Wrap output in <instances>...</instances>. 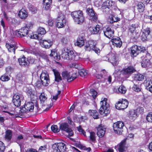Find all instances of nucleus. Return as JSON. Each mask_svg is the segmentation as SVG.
Wrapping results in <instances>:
<instances>
[{"label": "nucleus", "instance_id": "1", "mask_svg": "<svg viewBox=\"0 0 152 152\" xmlns=\"http://www.w3.org/2000/svg\"><path fill=\"white\" fill-rule=\"evenodd\" d=\"M71 15L74 21L78 24H81L84 22L85 17L82 11L78 10L72 12Z\"/></svg>", "mask_w": 152, "mask_h": 152}, {"label": "nucleus", "instance_id": "2", "mask_svg": "<svg viewBox=\"0 0 152 152\" xmlns=\"http://www.w3.org/2000/svg\"><path fill=\"white\" fill-rule=\"evenodd\" d=\"M61 56L62 58L67 60L76 61L77 56L73 51L69 50L67 48H64L62 50Z\"/></svg>", "mask_w": 152, "mask_h": 152}, {"label": "nucleus", "instance_id": "3", "mask_svg": "<svg viewBox=\"0 0 152 152\" xmlns=\"http://www.w3.org/2000/svg\"><path fill=\"white\" fill-rule=\"evenodd\" d=\"M107 99L106 98H104L101 101V106L99 109V112L104 116H107L110 113V105L107 102Z\"/></svg>", "mask_w": 152, "mask_h": 152}, {"label": "nucleus", "instance_id": "4", "mask_svg": "<svg viewBox=\"0 0 152 152\" xmlns=\"http://www.w3.org/2000/svg\"><path fill=\"white\" fill-rule=\"evenodd\" d=\"M96 43L94 40H90L86 42L84 48L86 51H90L92 50L98 53H100V50L96 47Z\"/></svg>", "mask_w": 152, "mask_h": 152}, {"label": "nucleus", "instance_id": "5", "mask_svg": "<svg viewBox=\"0 0 152 152\" xmlns=\"http://www.w3.org/2000/svg\"><path fill=\"white\" fill-rule=\"evenodd\" d=\"M61 75L64 79H66L68 82H70L76 79L78 75L77 72H75L73 73L71 76L70 72L65 71L62 72Z\"/></svg>", "mask_w": 152, "mask_h": 152}, {"label": "nucleus", "instance_id": "6", "mask_svg": "<svg viewBox=\"0 0 152 152\" xmlns=\"http://www.w3.org/2000/svg\"><path fill=\"white\" fill-rule=\"evenodd\" d=\"M40 79L41 84L43 86H48L50 83L48 74L46 71H42L40 75Z\"/></svg>", "mask_w": 152, "mask_h": 152}, {"label": "nucleus", "instance_id": "7", "mask_svg": "<svg viewBox=\"0 0 152 152\" xmlns=\"http://www.w3.org/2000/svg\"><path fill=\"white\" fill-rule=\"evenodd\" d=\"M129 102L126 99H119L115 104V108L118 110H124L128 107Z\"/></svg>", "mask_w": 152, "mask_h": 152}, {"label": "nucleus", "instance_id": "8", "mask_svg": "<svg viewBox=\"0 0 152 152\" xmlns=\"http://www.w3.org/2000/svg\"><path fill=\"white\" fill-rule=\"evenodd\" d=\"M34 104L33 102H29L25 103L24 107L20 108V111L23 113L28 112H32L34 108Z\"/></svg>", "mask_w": 152, "mask_h": 152}, {"label": "nucleus", "instance_id": "9", "mask_svg": "<svg viewBox=\"0 0 152 152\" xmlns=\"http://www.w3.org/2000/svg\"><path fill=\"white\" fill-rule=\"evenodd\" d=\"M124 123L122 121H118L113 124V129L115 133L121 134L123 131Z\"/></svg>", "mask_w": 152, "mask_h": 152}, {"label": "nucleus", "instance_id": "10", "mask_svg": "<svg viewBox=\"0 0 152 152\" xmlns=\"http://www.w3.org/2000/svg\"><path fill=\"white\" fill-rule=\"evenodd\" d=\"M60 129L62 131L66 132L68 133V136L69 137L73 135L74 133L72 129L69 127L68 124L67 123H63L60 124Z\"/></svg>", "mask_w": 152, "mask_h": 152}, {"label": "nucleus", "instance_id": "11", "mask_svg": "<svg viewBox=\"0 0 152 152\" xmlns=\"http://www.w3.org/2000/svg\"><path fill=\"white\" fill-rule=\"evenodd\" d=\"M56 26L58 28L63 27L66 24V20L65 17L63 15L58 16L56 19Z\"/></svg>", "mask_w": 152, "mask_h": 152}, {"label": "nucleus", "instance_id": "12", "mask_svg": "<svg viewBox=\"0 0 152 152\" xmlns=\"http://www.w3.org/2000/svg\"><path fill=\"white\" fill-rule=\"evenodd\" d=\"M65 145L63 142H59L54 144L53 146L54 152H64L65 150Z\"/></svg>", "mask_w": 152, "mask_h": 152}, {"label": "nucleus", "instance_id": "13", "mask_svg": "<svg viewBox=\"0 0 152 152\" xmlns=\"http://www.w3.org/2000/svg\"><path fill=\"white\" fill-rule=\"evenodd\" d=\"M29 31V30H28L24 26L19 29L18 31H16L15 33L17 37L22 38L28 35Z\"/></svg>", "mask_w": 152, "mask_h": 152}, {"label": "nucleus", "instance_id": "14", "mask_svg": "<svg viewBox=\"0 0 152 152\" xmlns=\"http://www.w3.org/2000/svg\"><path fill=\"white\" fill-rule=\"evenodd\" d=\"M152 36V30L149 28H147L144 30L141 36L142 40L144 41L148 39Z\"/></svg>", "mask_w": 152, "mask_h": 152}, {"label": "nucleus", "instance_id": "15", "mask_svg": "<svg viewBox=\"0 0 152 152\" xmlns=\"http://www.w3.org/2000/svg\"><path fill=\"white\" fill-rule=\"evenodd\" d=\"M133 72V66H130L127 68H123L120 72L121 74L125 77L128 78Z\"/></svg>", "mask_w": 152, "mask_h": 152}, {"label": "nucleus", "instance_id": "16", "mask_svg": "<svg viewBox=\"0 0 152 152\" xmlns=\"http://www.w3.org/2000/svg\"><path fill=\"white\" fill-rule=\"evenodd\" d=\"M142 61L141 62L142 66L143 68H146L150 65V55L147 53L145 56H143L141 57Z\"/></svg>", "mask_w": 152, "mask_h": 152}, {"label": "nucleus", "instance_id": "17", "mask_svg": "<svg viewBox=\"0 0 152 152\" xmlns=\"http://www.w3.org/2000/svg\"><path fill=\"white\" fill-rule=\"evenodd\" d=\"M126 139H124L117 145L115 148H117L119 152H124L126 151L127 148L126 146Z\"/></svg>", "mask_w": 152, "mask_h": 152}, {"label": "nucleus", "instance_id": "18", "mask_svg": "<svg viewBox=\"0 0 152 152\" xmlns=\"http://www.w3.org/2000/svg\"><path fill=\"white\" fill-rule=\"evenodd\" d=\"M103 33L104 35L109 39L113 37L114 36V31L109 27L106 28L105 29L103 30Z\"/></svg>", "mask_w": 152, "mask_h": 152}, {"label": "nucleus", "instance_id": "19", "mask_svg": "<svg viewBox=\"0 0 152 152\" xmlns=\"http://www.w3.org/2000/svg\"><path fill=\"white\" fill-rule=\"evenodd\" d=\"M96 129L97 130L96 133L97 135L99 137L102 138L103 137L105 134L106 129L102 124H100L96 128Z\"/></svg>", "mask_w": 152, "mask_h": 152}, {"label": "nucleus", "instance_id": "20", "mask_svg": "<svg viewBox=\"0 0 152 152\" xmlns=\"http://www.w3.org/2000/svg\"><path fill=\"white\" fill-rule=\"evenodd\" d=\"M145 50L144 47H141L135 45L134 46V57L136 56L139 53L141 52H144Z\"/></svg>", "mask_w": 152, "mask_h": 152}, {"label": "nucleus", "instance_id": "21", "mask_svg": "<svg viewBox=\"0 0 152 152\" xmlns=\"http://www.w3.org/2000/svg\"><path fill=\"white\" fill-rule=\"evenodd\" d=\"M40 44L42 47L46 49H48L52 45V42L50 39H44L41 40Z\"/></svg>", "mask_w": 152, "mask_h": 152}, {"label": "nucleus", "instance_id": "22", "mask_svg": "<svg viewBox=\"0 0 152 152\" xmlns=\"http://www.w3.org/2000/svg\"><path fill=\"white\" fill-rule=\"evenodd\" d=\"M5 46L9 52L15 53V50L18 48V46L15 44H12L11 43H6Z\"/></svg>", "mask_w": 152, "mask_h": 152}, {"label": "nucleus", "instance_id": "23", "mask_svg": "<svg viewBox=\"0 0 152 152\" xmlns=\"http://www.w3.org/2000/svg\"><path fill=\"white\" fill-rule=\"evenodd\" d=\"M111 42L112 44L116 47L120 48L122 45V42L120 37H117L112 39Z\"/></svg>", "mask_w": 152, "mask_h": 152}, {"label": "nucleus", "instance_id": "24", "mask_svg": "<svg viewBox=\"0 0 152 152\" xmlns=\"http://www.w3.org/2000/svg\"><path fill=\"white\" fill-rule=\"evenodd\" d=\"M85 37L83 36H80L77 38V41L75 43V45L77 46L81 47L84 44Z\"/></svg>", "mask_w": 152, "mask_h": 152}, {"label": "nucleus", "instance_id": "25", "mask_svg": "<svg viewBox=\"0 0 152 152\" xmlns=\"http://www.w3.org/2000/svg\"><path fill=\"white\" fill-rule=\"evenodd\" d=\"M27 93L30 96L31 99V101H35L37 99V96L35 94V92L31 88H28V89Z\"/></svg>", "mask_w": 152, "mask_h": 152}, {"label": "nucleus", "instance_id": "26", "mask_svg": "<svg viewBox=\"0 0 152 152\" xmlns=\"http://www.w3.org/2000/svg\"><path fill=\"white\" fill-rule=\"evenodd\" d=\"M138 26L137 24H135V27H134V39H136L139 38L140 36V31Z\"/></svg>", "mask_w": 152, "mask_h": 152}, {"label": "nucleus", "instance_id": "27", "mask_svg": "<svg viewBox=\"0 0 152 152\" xmlns=\"http://www.w3.org/2000/svg\"><path fill=\"white\" fill-rule=\"evenodd\" d=\"M18 15L20 19L25 20L28 17V12L26 10L22 9L19 11Z\"/></svg>", "mask_w": 152, "mask_h": 152}, {"label": "nucleus", "instance_id": "28", "mask_svg": "<svg viewBox=\"0 0 152 152\" xmlns=\"http://www.w3.org/2000/svg\"><path fill=\"white\" fill-rule=\"evenodd\" d=\"M12 102L15 106L18 107L21 104L20 96L18 95L15 94L13 96Z\"/></svg>", "mask_w": 152, "mask_h": 152}, {"label": "nucleus", "instance_id": "29", "mask_svg": "<svg viewBox=\"0 0 152 152\" xmlns=\"http://www.w3.org/2000/svg\"><path fill=\"white\" fill-rule=\"evenodd\" d=\"M113 2L112 1L105 0L102 3V8L103 10L107 9L109 10L112 6Z\"/></svg>", "mask_w": 152, "mask_h": 152}, {"label": "nucleus", "instance_id": "30", "mask_svg": "<svg viewBox=\"0 0 152 152\" xmlns=\"http://www.w3.org/2000/svg\"><path fill=\"white\" fill-rule=\"evenodd\" d=\"M144 84L147 89L152 93V80H145Z\"/></svg>", "mask_w": 152, "mask_h": 152}, {"label": "nucleus", "instance_id": "31", "mask_svg": "<svg viewBox=\"0 0 152 152\" xmlns=\"http://www.w3.org/2000/svg\"><path fill=\"white\" fill-rule=\"evenodd\" d=\"M89 114L93 117L95 119L99 118V113L96 110H88Z\"/></svg>", "mask_w": 152, "mask_h": 152}, {"label": "nucleus", "instance_id": "32", "mask_svg": "<svg viewBox=\"0 0 152 152\" xmlns=\"http://www.w3.org/2000/svg\"><path fill=\"white\" fill-rule=\"evenodd\" d=\"M144 111L143 108L142 107H137L134 110V117H137L140 113Z\"/></svg>", "mask_w": 152, "mask_h": 152}, {"label": "nucleus", "instance_id": "33", "mask_svg": "<svg viewBox=\"0 0 152 152\" xmlns=\"http://www.w3.org/2000/svg\"><path fill=\"white\" fill-rule=\"evenodd\" d=\"M43 6L46 10H49L52 4V0H43Z\"/></svg>", "mask_w": 152, "mask_h": 152}, {"label": "nucleus", "instance_id": "34", "mask_svg": "<svg viewBox=\"0 0 152 152\" xmlns=\"http://www.w3.org/2000/svg\"><path fill=\"white\" fill-rule=\"evenodd\" d=\"M101 31V30L100 26L98 24H97L93 29L92 33L93 34H100Z\"/></svg>", "mask_w": 152, "mask_h": 152}, {"label": "nucleus", "instance_id": "35", "mask_svg": "<svg viewBox=\"0 0 152 152\" xmlns=\"http://www.w3.org/2000/svg\"><path fill=\"white\" fill-rule=\"evenodd\" d=\"M18 61L20 65L25 66L27 65V59L24 56L22 58H18Z\"/></svg>", "mask_w": 152, "mask_h": 152}, {"label": "nucleus", "instance_id": "36", "mask_svg": "<svg viewBox=\"0 0 152 152\" xmlns=\"http://www.w3.org/2000/svg\"><path fill=\"white\" fill-rule=\"evenodd\" d=\"M108 60L113 65H115L117 63V60L114 54H112L109 58Z\"/></svg>", "mask_w": 152, "mask_h": 152}, {"label": "nucleus", "instance_id": "37", "mask_svg": "<svg viewBox=\"0 0 152 152\" xmlns=\"http://www.w3.org/2000/svg\"><path fill=\"white\" fill-rule=\"evenodd\" d=\"M53 71L55 76V81L57 82L61 81L62 79L60 73L57 71H55L53 70Z\"/></svg>", "mask_w": 152, "mask_h": 152}, {"label": "nucleus", "instance_id": "38", "mask_svg": "<svg viewBox=\"0 0 152 152\" xmlns=\"http://www.w3.org/2000/svg\"><path fill=\"white\" fill-rule=\"evenodd\" d=\"M118 89V90L116 89V91H115V92L118 93H120L121 94H124L126 93V88L122 85L120 86ZM115 89L114 88V91H115Z\"/></svg>", "mask_w": 152, "mask_h": 152}, {"label": "nucleus", "instance_id": "39", "mask_svg": "<svg viewBox=\"0 0 152 152\" xmlns=\"http://www.w3.org/2000/svg\"><path fill=\"white\" fill-rule=\"evenodd\" d=\"M89 19L91 22H96L98 19L97 15L95 12L89 16Z\"/></svg>", "mask_w": 152, "mask_h": 152}, {"label": "nucleus", "instance_id": "40", "mask_svg": "<svg viewBox=\"0 0 152 152\" xmlns=\"http://www.w3.org/2000/svg\"><path fill=\"white\" fill-rule=\"evenodd\" d=\"M137 9L140 12H142L144 10L145 8L144 4L141 2H139L137 5Z\"/></svg>", "mask_w": 152, "mask_h": 152}, {"label": "nucleus", "instance_id": "41", "mask_svg": "<svg viewBox=\"0 0 152 152\" xmlns=\"http://www.w3.org/2000/svg\"><path fill=\"white\" fill-rule=\"evenodd\" d=\"M12 135V131L10 130H7L6 132L5 138L8 140H10Z\"/></svg>", "mask_w": 152, "mask_h": 152}, {"label": "nucleus", "instance_id": "42", "mask_svg": "<svg viewBox=\"0 0 152 152\" xmlns=\"http://www.w3.org/2000/svg\"><path fill=\"white\" fill-rule=\"evenodd\" d=\"M27 7L29 10L31 11L34 14L37 12V9L31 4L28 3V4Z\"/></svg>", "mask_w": 152, "mask_h": 152}, {"label": "nucleus", "instance_id": "43", "mask_svg": "<svg viewBox=\"0 0 152 152\" xmlns=\"http://www.w3.org/2000/svg\"><path fill=\"white\" fill-rule=\"evenodd\" d=\"M134 80L141 81L144 79V76L141 74L138 73L135 74L134 76Z\"/></svg>", "mask_w": 152, "mask_h": 152}, {"label": "nucleus", "instance_id": "44", "mask_svg": "<svg viewBox=\"0 0 152 152\" xmlns=\"http://www.w3.org/2000/svg\"><path fill=\"white\" fill-rule=\"evenodd\" d=\"M0 79L2 81L6 82L10 80V78L6 74H4L2 75L0 77Z\"/></svg>", "mask_w": 152, "mask_h": 152}, {"label": "nucleus", "instance_id": "45", "mask_svg": "<svg viewBox=\"0 0 152 152\" xmlns=\"http://www.w3.org/2000/svg\"><path fill=\"white\" fill-rule=\"evenodd\" d=\"M39 99L41 103H43L47 99V97L45 95L44 92L41 93L39 97Z\"/></svg>", "mask_w": 152, "mask_h": 152}, {"label": "nucleus", "instance_id": "46", "mask_svg": "<svg viewBox=\"0 0 152 152\" xmlns=\"http://www.w3.org/2000/svg\"><path fill=\"white\" fill-rule=\"evenodd\" d=\"M46 32L45 29L43 28L39 27L37 30V33L38 35H43Z\"/></svg>", "mask_w": 152, "mask_h": 152}, {"label": "nucleus", "instance_id": "47", "mask_svg": "<svg viewBox=\"0 0 152 152\" xmlns=\"http://www.w3.org/2000/svg\"><path fill=\"white\" fill-rule=\"evenodd\" d=\"M90 140L93 142H95L96 141L95 133L92 131L90 132Z\"/></svg>", "mask_w": 152, "mask_h": 152}, {"label": "nucleus", "instance_id": "48", "mask_svg": "<svg viewBox=\"0 0 152 152\" xmlns=\"http://www.w3.org/2000/svg\"><path fill=\"white\" fill-rule=\"evenodd\" d=\"M88 74L87 71L84 69H81L79 71V74L81 77H85Z\"/></svg>", "mask_w": 152, "mask_h": 152}, {"label": "nucleus", "instance_id": "49", "mask_svg": "<svg viewBox=\"0 0 152 152\" xmlns=\"http://www.w3.org/2000/svg\"><path fill=\"white\" fill-rule=\"evenodd\" d=\"M51 130L54 133H57L60 131V128H58V126L56 125H53L51 127Z\"/></svg>", "mask_w": 152, "mask_h": 152}, {"label": "nucleus", "instance_id": "50", "mask_svg": "<svg viewBox=\"0 0 152 152\" xmlns=\"http://www.w3.org/2000/svg\"><path fill=\"white\" fill-rule=\"evenodd\" d=\"M39 35L36 34H34L32 33V35L29 34L28 35V37H29L31 39H37L38 40H40L41 38L39 37Z\"/></svg>", "mask_w": 152, "mask_h": 152}, {"label": "nucleus", "instance_id": "51", "mask_svg": "<svg viewBox=\"0 0 152 152\" xmlns=\"http://www.w3.org/2000/svg\"><path fill=\"white\" fill-rule=\"evenodd\" d=\"M6 146L1 141H0V152H4Z\"/></svg>", "mask_w": 152, "mask_h": 152}, {"label": "nucleus", "instance_id": "52", "mask_svg": "<svg viewBox=\"0 0 152 152\" xmlns=\"http://www.w3.org/2000/svg\"><path fill=\"white\" fill-rule=\"evenodd\" d=\"M146 119L148 122L152 123V112L149 113L146 116Z\"/></svg>", "mask_w": 152, "mask_h": 152}, {"label": "nucleus", "instance_id": "53", "mask_svg": "<svg viewBox=\"0 0 152 152\" xmlns=\"http://www.w3.org/2000/svg\"><path fill=\"white\" fill-rule=\"evenodd\" d=\"M86 12L88 16H89L90 15L93 14L95 12L93 8H87L86 10Z\"/></svg>", "mask_w": 152, "mask_h": 152}, {"label": "nucleus", "instance_id": "54", "mask_svg": "<svg viewBox=\"0 0 152 152\" xmlns=\"http://www.w3.org/2000/svg\"><path fill=\"white\" fill-rule=\"evenodd\" d=\"M77 129L79 132H81L84 136L85 137L86 136V132L85 131L82 129L81 126L80 125L78 127H77Z\"/></svg>", "mask_w": 152, "mask_h": 152}, {"label": "nucleus", "instance_id": "55", "mask_svg": "<svg viewBox=\"0 0 152 152\" xmlns=\"http://www.w3.org/2000/svg\"><path fill=\"white\" fill-rule=\"evenodd\" d=\"M33 24L31 22H28L25 25V27H26L28 30L29 29L33 27Z\"/></svg>", "mask_w": 152, "mask_h": 152}, {"label": "nucleus", "instance_id": "56", "mask_svg": "<svg viewBox=\"0 0 152 152\" xmlns=\"http://www.w3.org/2000/svg\"><path fill=\"white\" fill-rule=\"evenodd\" d=\"M91 91V94L93 98L94 99H95L97 96V92L93 89H92Z\"/></svg>", "mask_w": 152, "mask_h": 152}, {"label": "nucleus", "instance_id": "57", "mask_svg": "<svg viewBox=\"0 0 152 152\" xmlns=\"http://www.w3.org/2000/svg\"><path fill=\"white\" fill-rule=\"evenodd\" d=\"M3 14L5 20L8 21H10L11 17H10L9 15L5 12H4Z\"/></svg>", "mask_w": 152, "mask_h": 152}, {"label": "nucleus", "instance_id": "58", "mask_svg": "<svg viewBox=\"0 0 152 152\" xmlns=\"http://www.w3.org/2000/svg\"><path fill=\"white\" fill-rule=\"evenodd\" d=\"M134 91L136 92H139L140 91L141 88L140 86L137 85H134Z\"/></svg>", "mask_w": 152, "mask_h": 152}, {"label": "nucleus", "instance_id": "59", "mask_svg": "<svg viewBox=\"0 0 152 152\" xmlns=\"http://www.w3.org/2000/svg\"><path fill=\"white\" fill-rule=\"evenodd\" d=\"M61 42L64 45H66L67 42V39L66 37H63L61 39Z\"/></svg>", "mask_w": 152, "mask_h": 152}, {"label": "nucleus", "instance_id": "60", "mask_svg": "<svg viewBox=\"0 0 152 152\" xmlns=\"http://www.w3.org/2000/svg\"><path fill=\"white\" fill-rule=\"evenodd\" d=\"M77 104V103L76 102H74L73 104L72 105L70 109L69 110V112L70 113L72 112V111L74 109L76 106Z\"/></svg>", "mask_w": 152, "mask_h": 152}, {"label": "nucleus", "instance_id": "61", "mask_svg": "<svg viewBox=\"0 0 152 152\" xmlns=\"http://www.w3.org/2000/svg\"><path fill=\"white\" fill-rule=\"evenodd\" d=\"M47 145H45L43 146H41L39 148V151L40 152H42L43 151H45L47 149Z\"/></svg>", "mask_w": 152, "mask_h": 152}, {"label": "nucleus", "instance_id": "62", "mask_svg": "<svg viewBox=\"0 0 152 152\" xmlns=\"http://www.w3.org/2000/svg\"><path fill=\"white\" fill-rule=\"evenodd\" d=\"M100 74H102V76H106L107 75V72L104 69H103L101 70L100 72Z\"/></svg>", "mask_w": 152, "mask_h": 152}, {"label": "nucleus", "instance_id": "63", "mask_svg": "<svg viewBox=\"0 0 152 152\" xmlns=\"http://www.w3.org/2000/svg\"><path fill=\"white\" fill-rule=\"evenodd\" d=\"M17 20L15 18H11L9 22H10L12 24L14 25L17 23Z\"/></svg>", "mask_w": 152, "mask_h": 152}, {"label": "nucleus", "instance_id": "64", "mask_svg": "<svg viewBox=\"0 0 152 152\" xmlns=\"http://www.w3.org/2000/svg\"><path fill=\"white\" fill-rule=\"evenodd\" d=\"M60 59V56L58 54L57 55H56V56H54V61H59Z\"/></svg>", "mask_w": 152, "mask_h": 152}]
</instances>
